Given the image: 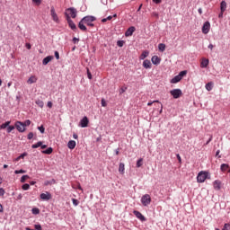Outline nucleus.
<instances>
[{"mask_svg": "<svg viewBox=\"0 0 230 230\" xmlns=\"http://www.w3.org/2000/svg\"><path fill=\"white\" fill-rule=\"evenodd\" d=\"M14 173L17 175V174H19V173H26V171H24V170H22V169H21V170H16V171H14Z\"/></svg>", "mask_w": 230, "mask_h": 230, "instance_id": "nucleus-43", "label": "nucleus"}, {"mask_svg": "<svg viewBox=\"0 0 230 230\" xmlns=\"http://www.w3.org/2000/svg\"><path fill=\"white\" fill-rule=\"evenodd\" d=\"M214 189L215 190H220L221 186H222V182H220V181L216 180L213 183Z\"/></svg>", "mask_w": 230, "mask_h": 230, "instance_id": "nucleus-23", "label": "nucleus"}, {"mask_svg": "<svg viewBox=\"0 0 230 230\" xmlns=\"http://www.w3.org/2000/svg\"><path fill=\"white\" fill-rule=\"evenodd\" d=\"M23 128H26V127H30L31 125V120L27 119L24 122H22Z\"/></svg>", "mask_w": 230, "mask_h": 230, "instance_id": "nucleus-32", "label": "nucleus"}, {"mask_svg": "<svg viewBox=\"0 0 230 230\" xmlns=\"http://www.w3.org/2000/svg\"><path fill=\"white\" fill-rule=\"evenodd\" d=\"M55 57L57 58V60H58L60 58V54L58 53V51H55Z\"/></svg>", "mask_w": 230, "mask_h": 230, "instance_id": "nucleus-54", "label": "nucleus"}, {"mask_svg": "<svg viewBox=\"0 0 230 230\" xmlns=\"http://www.w3.org/2000/svg\"><path fill=\"white\" fill-rule=\"evenodd\" d=\"M42 154H47L48 155L53 154V148L49 147L47 150L42 151Z\"/></svg>", "mask_w": 230, "mask_h": 230, "instance_id": "nucleus-28", "label": "nucleus"}, {"mask_svg": "<svg viewBox=\"0 0 230 230\" xmlns=\"http://www.w3.org/2000/svg\"><path fill=\"white\" fill-rule=\"evenodd\" d=\"M229 169V165L226 164H221V171L222 172H227V170Z\"/></svg>", "mask_w": 230, "mask_h": 230, "instance_id": "nucleus-30", "label": "nucleus"}, {"mask_svg": "<svg viewBox=\"0 0 230 230\" xmlns=\"http://www.w3.org/2000/svg\"><path fill=\"white\" fill-rule=\"evenodd\" d=\"M4 189L0 188V197H4Z\"/></svg>", "mask_w": 230, "mask_h": 230, "instance_id": "nucleus-53", "label": "nucleus"}, {"mask_svg": "<svg viewBox=\"0 0 230 230\" xmlns=\"http://www.w3.org/2000/svg\"><path fill=\"white\" fill-rule=\"evenodd\" d=\"M208 66H209V59L203 58L200 62V67L206 68Z\"/></svg>", "mask_w": 230, "mask_h": 230, "instance_id": "nucleus-16", "label": "nucleus"}, {"mask_svg": "<svg viewBox=\"0 0 230 230\" xmlns=\"http://www.w3.org/2000/svg\"><path fill=\"white\" fill-rule=\"evenodd\" d=\"M213 48H215V47L213 46V44H209V45H208V49L213 50Z\"/></svg>", "mask_w": 230, "mask_h": 230, "instance_id": "nucleus-62", "label": "nucleus"}, {"mask_svg": "<svg viewBox=\"0 0 230 230\" xmlns=\"http://www.w3.org/2000/svg\"><path fill=\"white\" fill-rule=\"evenodd\" d=\"M141 202L143 206H148L152 202V198H150V195L146 194L142 197Z\"/></svg>", "mask_w": 230, "mask_h": 230, "instance_id": "nucleus-7", "label": "nucleus"}, {"mask_svg": "<svg viewBox=\"0 0 230 230\" xmlns=\"http://www.w3.org/2000/svg\"><path fill=\"white\" fill-rule=\"evenodd\" d=\"M219 19H222V17H224V12L222 13V11L220 12V13L218 14Z\"/></svg>", "mask_w": 230, "mask_h": 230, "instance_id": "nucleus-59", "label": "nucleus"}, {"mask_svg": "<svg viewBox=\"0 0 230 230\" xmlns=\"http://www.w3.org/2000/svg\"><path fill=\"white\" fill-rule=\"evenodd\" d=\"M171 96L174 98V100H177L182 96V90L181 89H173L170 91Z\"/></svg>", "mask_w": 230, "mask_h": 230, "instance_id": "nucleus-3", "label": "nucleus"}, {"mask_svg": "<svg viewBox=\"0 0 230 230\" xmlns=\"http://www.w3.org/2000/svg\"><path fill=\"white\" fill-rule=\"evenodd\" d=\"M27 179H30V176H28V175H23V176H22V178H21V182H22V183L26 182V180H27Z\"/></svg>", "mask_w": 230, "mask_h": 230, "instance_id": "nucleus-38", "label": "nucleus"}, {"mask_svg": "<svg viewBox=\"0 0 230 230\" xmlns=\"http://www.w3.org/2000/svg\"><path fill=\"white\" fill-rule=\"evenodd\" d=\"M143 67H145V69H152V62L148 59L144 60Z\"/></svg>", "mask_w": 230, "mask_h": 230, "instance_id": "nucleus-17", "label": "nucleus"}, {"mask_svg": "<svg viewBox=\"0 0 230 230\" xmlns=\"http://www.w3.org/2000/svg\"><path fill=\"white\" fill-rule=\"evenodd\" d=\"M41 149L44 150L45 148H48V146L47 145H42L40 146Z\"/></svg>", "mask_w": 230, "mask_h": 230, "instance_id": "nucleus-60", "label": "nucleus"}, {"mask_svg": "<svg viewBox=\"0 0 230 230\" xmlns=\"http://www.w3.org/2000/svg\"><path fill=\"white\" fill-rule=\"evenodd\" d=\"M10 123H11L10 121H6L2 125H0V130H4V128H8V126L10 125Z\"/></svg>", "mask_w": 230, "mask_h": 230, "instance_id": "nucleus-26", "label": "nucleus"}, {"mask_svg": "<svg viewBox=\"0 0 230 230\" xmlns=\"http://www.w3.org/2000/svg\"><path fill=\"white\" fill-rule=\"evenodd\" d=\"M66 21L68 22V26L69 28H71V30H76V24H75V22H73V20H71V16L66 14Z\"/></svg>", "mask_w": 230, "mask_h": 230, "instance_id": "nucleus-11", "label": "nucleus"}, {"mask_svg": "<svg viewBox=\"0 0 230 230\" xmlns=\"http://www.w3.org/2000/svg\"><path fill=\"white\" fill-rule=\"evenodd\" d=\"M32 3H35V4H37L39 6V4H40V3H42V0H32Z\"/></svg>", "mask_w": 230, "mask_h": 230, "instance_id": "nucleus-51", "label": "nucleus"}, {"mask_svg": "<svg viewBox=\"0 0 230 230\" xmlns=\"http://www.w3.org/2000/svg\"><path fill=\"white\" fill-rule=\"evenodd\" d=\"M55 182H56L55 179H52L50 181H45V186H49L51 184H55Z\"/></svg>", "mask_w": 230, "mask_h": 230, "instance_id": "nucleus-37", "label": "nucleus"}, {"mask_svg": "<svg viewBox=\"0 0 230 230\" xmlns=\"http://www.w3.org/2000/svg\"><path fill=\"white\" fill-rule=\"evenodd\" d=\"M41 200H51V193L46 191L45 193L40 194Z\"/></svg>", "mask_w": 230, "mask_h": 230, "instance_id": "nucleus-13", "label": "nucleus"}, {"mask_svg": "<svg viewBox=\"0 0 230 230\" xmlns=\"http://www.w3.org/2000/svg\"><path fill=\"white\" fill-rule=\"evenodd\" d=\"M153 3H155V4H161V0H153Z\"/></svg>", "mask_w": 230, "mask_h": 230, "instance_id": "nucleus-58", "label": "nucleus"}, {"mask_svg": "<svg viewBox=\"0 0 230 230\" xmlns=\"http://www.w3.org/2000/svg\"><path fill=\"white\" fill-rule=\"evenodd\" d=\"M73 137H74V139H78V135L74 134V135H73Z\"/></svg>", "mask_w": 230, "mask_h": 230, "instance_id": "nucleus-64", "label": "nucleus"}, {"mask_svg": "<svg viewBox=\"0 0 230 230\" xmlns=\"http://www.w3.org/2000/svg\"><path fill=\"white\" fill-rule=\"evenodd\" d=\"M134 31H136V27L134 26L129 27L125 32L126 37H132V35L134 34Z\"/></svg>", "mask_w": 230, "mask_h": 230, "instance_id": "nucleus-14", "label": "nucleus"}, {"mask_svg": "<svg viewBox=\"0 0 230 230\" xmlns=\"http://www.w3.org/2000/svg\"><path fill=\"white\" fill-rule=\"evenodd\" d=\"M210 29H211V23H209V22H205L202 26V33H204V35H208V33H209Z\"/></svg>", "mask_w": 230, "mask_h": 230, "instance_id": "nucleus-8", "label": "nucleus"}, {"mask_svg": "<svg viewBox=\"0 0 230 230\" xmlns=\"http://www.w3.org/2000/svg\"><path fill=\"white\" fill-rule=\"evenodd\" d=\"M31 211L33 215H39V213H40V210L39 208H32Z\"/></svg>", "mask_w": 230, "mask_h": 230, "instance_id": "nucleus-41", "label": "nucleus"}, {"mask_svg": "<svg viewBox=\"0 0 230 230\" xmlns=\"http://www.w3.org/2000/svg\"><path fill=\"white\" fill-rule=\"evenodd\" d=\"M51 60H53V56H48V57L44 58L42 60L43 66H48V64H49V62H51Z\"/></svg>", "mask_w": 230, "mask_h": 230, "instance_id": "nucleus-18", "label": "nucleus"}, {"mask_svg": "<svg viewBox=\"0 0 230 230\" xmlns=\"http://www.w3.org/2000/svg\"><path fill=\"white\" fill-rule=\"evenodd\" d=\"M198 12H199V15H202V8H199Z\"/></svg>", "mask_w": 230, "mask_h": 230, "instance_id": "nucleus-63", "label": "nucleus"}, {"mask_svg": "<svg viewBox=\"0 0 230 230\" xmlns=\"http://www.w3.org/2000/svg\"><path fill=\"white\" fill-rule=\"evenodd\" d=\"M37 76L35 75H31L28 80H27V84H29V85H31V84H37Z\"/></svg>", "mask_w": 230, "mask_h": 230, "instance_id": "nucleus-19", "label": "nucleus"}, {"mask_svg": "<svg viewBox=\"0 0 230 230\" xmlns=\"http://www.w3.org/2000/svg\"><path fill=\"white\" fill-rule=\"evenodd\" d=\"M35 103L38 105V107H40V109L44 107V102L40 99L36 100Z\"/></svg>", "mask_w": 230, "mask_h": 230, "instance_id": "nucleus-27", "label": "nucleus"}, {"mask_svg": "<svg viewBox=\"0 0 230 230\" xmlns=\"http://www.w3.org/2000/svg\"><path fill=\"white\" fill-rule=\"evenodd\" d=\"M50 15H51L52 20L54 21V22H59L58 15L57 14V12L55 11L54 6H52L51 9H50Z\"/></svg>", "mask_w": 230, "mask_h": 230, "instance_id": "nucleus-9", "label": "nucleus"}, {"mask_svg": "<svg viewBox=\"0 0 230 230\" xmlns=\"http://www.w3.org/2000/svg\"><path fill=\"white\" fill-rule=\"evenodd\" d=\"M28 139H33V132H30L27 136Z\"/></svg>", "mask_w": 230, "mask_h": 230, "instance_id": "nucleus-50", "label": "nucleus"}, {"mask_svg": "<svg viewBox=\"0 0 230 230\" xmlns=\"http://www.w3.org/2000/svg\"><path fill=\"white\" fill-rule=\"evenodd\" d=\"M154 103H161L159 101H154L147 103L148 107H152Z\"/></svg>", "mask_w": 230, "mask_h": 230, "instance_id": "nucleus-48", "label": "nucleus"}, {"mask_svg": "<svg viewBox=\"0 0 230 230\" xmlns=\"http://www.w3.org/2000/svg\"><path fill=\"white\" fill-rule=\"evenodd\" d=\"M176 157H177L179 163H181L182 161L181 158V155H176Z\"/></svg>", "mask_w": 230, "mask_h": 230, "instance_id": "nucleus-57", "label": "nucleus"}, {"mask_svg": "<svg viewBox=\"0 0 230 230\" xmlns=\"http://www.w3.org/2000/svg\"><path fill=\"white\" fill-rule=\"evenodd\" d=\"M25 47L27 48V49H31V44L30 43H26Z\"/></svg>", "mask_w": 230, "mask_h": 230, "instance_id": "nucleus-56", "label": "nucleus"}, {"mask_svg": "<svg viewBox=\"0 0 230 230\" xmlns=\"http://www.w3.org/2000/svg\"><path fill=\"white\" fill-rule=\"evenodd\" d=\"M226 8H227V3H226V1H222L220 4V11L222 13L226 12Z\"/></svg>", "mask_w": 230, "mask_h": 230, "instance_id": "nucleus-25", "label": "nucleus"}, {"mask_svg": "<svg viewBox=\"0 0 230 230\" xmlns=\"http://www.w3.org/2000/svg\"><path fill=\"white\" fill-rule=\"evenodd\" d=\"M101 103L102 107H107V101H105V99H102Z\"/></svg>", "mask_w": 230, "mask_h": 230, "instance_id": "nucleus-46", "label": "nucleus"}, {"mask_svg": "<svg viewBox=\"0 0 230 230\" xmlns=\"http://www.w3.org/2000/svg\"><path fill=\"white\" fill-rule=\"evenodd\" d=\"M84 20H81L78 23V28L82 31H87V27H85L84 25Z\"/></svg>", "mask_w": 230, "mask_h": 230, "instance_id": "nucleus-20", "label": "nucleus"}, {"mask_svg": "<svg viewBox=\"0 0 230 230\" xmlns=\"http://www.w3.org/2000/svg\"><path fill=\"white\" fill-rule=\"evenodd\" d=\"M88 125H89V119L87 117H84L80 120V127H82V128H85L86 127H88Z\"/></svg>", "mask_w": 230, "mask_h": 230, "instance_id": "nucleus-12", "label": "nucleus"}, {"mask_svg": "<svg viewBox=\"0 0 230 230\" xmlns=\"http://www.w3.org/2000/svg\"><path fill=\"white\" fill-rule=\"evenodd\" d=\"M34 228H35L36 230H42V226H41L40 225H35V226H34Z\"/></svg>", "mask_w": 230, "mask_h": 230, "instance_id": "nucleus-52", "label": "nucleus"}, {"mask_svg": "<svg viewBox=\"0 0 230 230\" xmlns=\"http://www.w3.org/2000/svg\"><path fill=\"white\" fill-rule=\"evenodd\" d=\"M30 184H31V186H35V184H37V181H30Z\"/></svg>", "mask_w": 230, "mask_h": 230, "instance_id": "nucleus-61", "label": "nucleus"}, {"mask_svg": "<svg viewBox=\"0 0 230 230\" xmlns=\"http://www.w3.org/2000/svg\"><path fill=\"white\" fill-rule=\"evenodd\" d=\"M151 62L155 66H159V64H161V58H158L157 56H153L151 58Z\"/></svg>", "mask_w": 230, "mask_h": 230, "instance_id": "nucleus-15", "label": "nucleus"}, {"mask_svg": "<svg viewBox=\"0 0 230 230\" xmlns=\"http://www.w3.org/2000/svg\"><path fill=\"white\" fill-rule=\"evenodd\" d=\"M124 44H125V41H123V40H118L117 41V46H119V48H123Z\"/></svg>", "mask_w": 230, "mask_h": 230, "instance_id": "nucleus-40", "label": "nucleus"}, {"mask_svg": "<svg viewBox=\"0 0 230 230\" xmlns=\"http://www.w3.org/2000/svg\"><path fill=\"white\" fill-rule=\"evenodd\" d=\"M126 91H127V87H126V86H122V87L119 89V94H123V93H125Z\"/></svg>", "mask_w": 230, "mask_h": 230, "instance_id": "nucleus-42", "label": "nucleus"}, {"mask_svg": "<svg viewBox=\"0 0 230 230\" xmlns=\"http://www.w3.org/2000/svg\"><path fill=\"white\" fill-rule=\"evenodd\" d=\"M72 202L75 206H78L80 204V201H78L76 199H72Z\"/></svg>", "mask_w": 230, "mask_h": 230, "instance_id": "nucleus-45", "label": "nucleus"}, {"mask_svg": "<svg viewBox=\"0 0 230 230\" xmlns=\"http://www.w3.org/2000/svg\"><path fill=\"white\" fill-rule=\"evenodd\" d=\"M206 89H207V91H211L213 89V83L212 82L208 83L206 84Z\"/></svg>", "mask_w": 230, "mask_h": 230, "instance_id": "nucleus-34", "label": "nucleus"}, {"mask_svg": "<svg viewBox=\"0 0 230 230\" xmlns=\"http://www.w3.org/2000/svg\"><path fill=\"white\" fill-rule=\"evenodd\" d=\"M76 146V142L75 140H70L68 143H67V147L70 149V150H75V147Z\"/></svg>", "mask_w": 230, "mask_h": 230, "instance_id": "nucleus-22", "label": "nucleus"}, {"mask_svg": "<svg viewBox=\"0 0 230 230\" xmlns=\"http://www.w3.org/2000/svg\"><path fill=\"white\" fill-rule=\"evenodd\" d=\"M76 13H77V11L75 7H70L68 9H66V15L69 17H72V19H76Z\"/></svg>", "mask_w": 230, "mask_h": 230, "instance_id": "nucleus-4", "label": "nucleus"}, {"mask_svg": "<svg viewBox=\"0 0 230 230\" xmlns=\"http://www.w3.org/2000/svg\"><path fill=\"white\" fill-rule=\"evenodd\" d=\"M158 49H159V51H162V52L164 51V49H166V45L164 43H160L158 45Z\"/></svg>", "mask_w": 230, "mask_h": 230, "instance_id": "nucleus-29", "label": "nucleus"}, {"mask_svg": "<svg viewBox=\"0 0 230 230\" xmlns=\"http://www.w3.org/2000/svg\"><path fill=\"white\" fill-rule=\"evenodd\" d=\"M13 130H15V126H10L9 124L6 129L7 134H10Z\"/></svg>", "mask_w": 230, "mask_h": 230, "instance_id": "nucleus-33", "label": "nucleus"}, {"mask_svg": "<svg viewBox=\"0 0 230 230\" xmlns=\"http://www.w3.org/2000/svg\"><path fill=\"white\" fill-rule=\"evenodd\" d=\"M87 76L89 80H93V75L91 74V71H89V68H87Z\"/></svg>", "mask_w": 230, "mask_h": 230, "instance_id": "nucleus-47", "label": "nucleus"}, {"mask_svg": "<svg viewBox=\"0 0 230 230\" xmlns=\"http://www.w3.org/2000/svg\"><path fill=\"white\" fill-rule=\"evenodd\" d=\"M14 127L16 128V130H18V132H26V128H24V124H22V122L17 120L15 123H14Z\"/></svg>", "mask_w": 230, "mask_h": 230, "instance_id": "nucleus-5", "label": "nucleus"}, {"mask_svg": "<svg viewBox=\"0 0 230 230\" xmlns=\"http://www.w3.org/2000/svg\"><path fill=\"white\" fill-rule=\"evenodd\" d=\"M119 172L120 173V175H125V164L120 163L119 164Z\"/></svg>", "mask_w": 230, "mask_h": 230, "instance_id": "nucleus-21", "label": "nucleus"}, {"mask_svg": "<svg viewBox=\"0 0 230 230\" xmlns=\"http://www.w3.org/2000/svg\"><path fill=\"white\" fill-rule=\"evenodd\" d=\"M208 179V172H200L197 176L198 182H204Z\"/></svg>", "mask_w": 230, "mask_h": 230, "instance_id": "nucleus-6", "label": "nucleus"}, {"mask_svg": "<svg viewBox=\"0 0 230 230\" xmlns=\"http://www.w3.org/2000/svg\"><path fill=\"white\" fill-rule=\"evenodd\" d=\"M39 146H42V141H39L38 143L31 146V148H39Z\"/></svg>", "mask_w": 230, "mask_h": 230, "instance_id": "nucleus-36", "label": "nucleus"}, {"mask_svg": "<svg viewBox=\"0 0 230 230\" xmlns=\"http://www.w3.org/2000/svg\"><path fill=\"white\" fill-rule=\"evenodd\" d=\"M133 215H135V217H137V218H138V220H140L141 222H146V217H145V216H143L141 212L134 210Z\"/></svg>", "mask_w": 230, "mask_h": 230, "instance_id": "nucleus-10", "label": "nucleus"}, {"mask_svg": "<svg viewBox=\"0 0 230 230\" xmlns=\"http://www.w3.org/2000/svg\"><path fill=\"white\" fill-rule=\"evenodd\" d=\"M187 73L188 72L186 70L180 72L178 75H175L171 80V84H179V82H181V80H182V77L186 76Z\"/></svg>", "mask_w": 230, "mask_h": 230, "instance_id": "nucleus-1", "label": "nucleus"}, {"mask_svg": "<svg viewBox=\"0 0 230 230\" xmlns=\"http://www.w3.org/2000/svg\"><path fill=\"white\" fill-rule=\"evenodd\" d=\"M26 155H28V153H23V154H22L20 156H18L17 158H15L14 161H16V162L21 161V159H24V157H26Z\"/></svg>", "mask_w": 230, "mask_h": 230, "instance_id": "nucleus-31", "label": "nucleus"}, {"mask_svg": "<svg viewBox=\"0 0 230 230\" xmlns=\"http://www.w3.org/2000/svg\"><path fill=\"white\" fill-rule=\"evenodd\" d=\"M223 230H230V224H225Z\"/></svg>", "mask_w": 230, "mask_h": 230, "instance_id": "nucleus-49", "label": "nucleus"}, {"mask_svg": "<svg viewBox=\"0 0 230 230\" xmlns=\"http://www.w3.org/2000/svg\"><path fill=\"white\" fill-rule=\"evenodd\" d=\"M83 22H84V24H86L87 26H91L93 28V26H94V21H96V17L94 16H84L83 19Z\"/></svg>", "mask_w": 230, "mask_h": 230, "instance_id": "nucleus-2", "label": "nucleus"}, {"mask_svg": "<svg viewBox=\"0 0 230 230\" xmlns=\"http://www.w3.org/2000/svg\"><path fill=\"white\" fill-rule=\"evenodd\" d=\"M47 107H49V109H51L53 107V102H48Z\"/></svg>", "mask_w": 230, "mask_h": 230, "instance_id": "nucleus-55", "label": "nucleus"}, {"mask_svg": "<svg viewBox=\"0 0 230 230\" xmlns=\"http://www.w3.org/2000/svg\"><path fill=\"white\" fill-rule=\"evenodd\" d=\"M143 166V158H139L137 162V168H141Z\"/></svg>", "mask_w": 230, "mask_h": 230, "instance_id": "nucleus-35", "label": "nucleus"}, {"mask_svg": "<svg viewBox=\"0 0 230 230\" xmlns=\"http://www.w3.org/2000/svg\"><path fill=\"white\" fill-rule=\"evenodd\" d=\"M38 129L40 130V132L41 134H44V132H45V130H46V128H44V126H40V127H38Z\"/></svg>", "mask_w": 230, "mask_h": 230, "instance_id": "nucleus-44", "label": "nucleus"}, {"mask_svg": "<svg viewBox=\"0 0 230 230\" xmlns=\"http://www.w3.org/2000/svg\"><path fill=\"white\" fill-rule=\"evenodd\" d=\"M22 189L24 190V191H27V190H30V184L28 183H25L22 186Z\"/></svg>", "mask_w": 230, "mask_h": 230, "instance_id": "nucleus-39", "label": "nucleus"}, {"mask_svg": "<svg viewBox=\"0 0 230 230\" xmlns=\"http://www.w3.org/2000/svg\"><path fill=\"white\" fill-rule=\"evenodd\" d=\"M148 55H150V52H148V50H144L139 57L140 60H145Z\"/></svg>", "mask_w": 230, "mask_h": 230, "instance_id": "nucleus-24", "label": "nucleus"}]
</instances>
